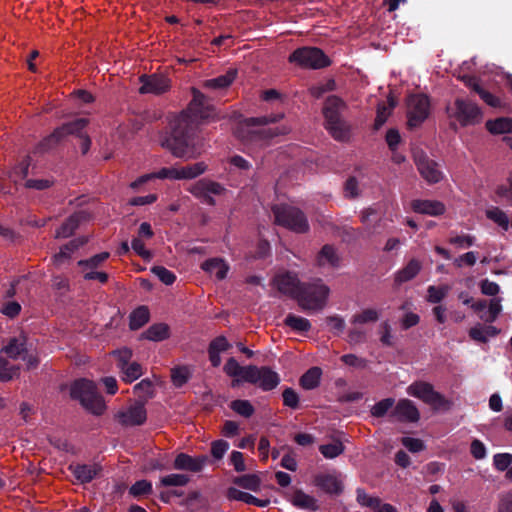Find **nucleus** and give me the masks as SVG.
Masks as SVG:
<instances>
[{
    "instance_id": "obj_32",
    "label": "nucleus",
    "mask_w": 512,
    "mask_h": 512,
    "mask_svg": "<svg viewBox=\"0 0 512 512\" xmlns=\"http://www.w3.org/2000/svg\"><path fill=\"white\" fill-rule=\"evenodd\" d=\"M80 217L77 214L69 216L56 230L55 238H68L79 227Z\"/></svg>"
},
{
    "instance_id": "obj_8",
    "label": "nucleus",
    "mask_w": 512,
    "mask_h": 512,
    "mask_svg": "<svg viewBox=\"0 0 512 512\" xmlns=\"http://www.w3.org/2000/svg\"><path fill=\"white\" fill-rule=\"evenodd\" d=\"M450 119H455L461 126L478 124L482 120L480 108L471 100L456 98L453 105L446 107Z\"/></svg>"
},
{
    "instance_id": "obj_49",
    "label": "nucleus",
    "mask_w": 512,
    "mask_h": 512,
    "mask_svg": "<svg viewBox=\"0 0 512 512\" xmlns=\"http://www.w3.org/2000/svg\"><path fill=\"white\" fill-rule=\"evenodd\" d=\"M230 407L237 414L244 416V417H250L254 413L253 406L247 400L232 401Z\"/></svg>"
},
{
    "instance_id": "obj_59",
    "label": "nucleus",
    "mask_w": 512,
    "mask_h": 512,
    "mask_svg": "<svg viewBox=\"0 0 512 512\" xmlns=\"http://www.w3.org/2000/svg\"><path fill=\"white\" fill-rule=\"evenodd\" d=\"M340 359L345 365L357 369H364L367 366V361L365 359L354 354H345Z\"/></svg>"
},
{
    "instance_id": "obj_6",
    "label": "nucleus",
    "mask_w": 512,
    "mask_h": 512,
    "mask_svg": "<svg viewBox=\"0 0 512 512\" xmlns=\"http://www.w3.org/2000/svg\"><path fill=\"white\" fill-rule=\"evenodd\" d=\"M70 393L72 398L79 400L85 409L95 415H101L106 409L105 402L97 392L93 381L87 379L75 381Z\"/></svg>"
},
{
    "instance_id": "obj_46",
    "label": "nucleus",
    "mask_w": 512,
    "mask_h": 512,
    "mask_svg": "<svg viewBox=\"0 0 512 512\" xmlns=\"http://www.w3.org/2000/svg\"><path fill=\"white\" fill-rule=\"evenodd\" d=\"M376 212L372 208L365 209L361 214V222L365 225V229L369 236L378 233L377 228L380 226L381 219H378L375 224L370 223V217L375 215Z\"/></svg>"
},
{
    "instance_id": "obj_34",
    "label": "nucleus",
    "mask_w": 512,
    "mask_h": 512,
    "mask_svg": "<svg viewBox=\"0 0 512 512\" xmlns=\"http://www.w3.org/2000/svg\"><path fill=\"white\" fill-rule=\"evenodd\" d=\"M87 243L86 238H77L69 241L60 248L59 253L55 255V260L61 262L63 259L70 258L71 254Z\"/></svg>"
},
{
    "instance_id": "obj_42",
    "label": "nucleus",
    "mask_w": 512,
    "mask_h": 512,
    "mask_svg": "<svg viewBox=\"0 0 512 512\" xmlns=\"http://www.w3.org/2000/svg\"><path fill=\"white\" fill-rule=\"evenodd\" d=\"M318 481L319 485L329 493L338 494L342 490L341 482L335 476H322Z\"/></svg>"
},
{
    "instance_id": "obj_33",
    "label": "nucleus",
    "mask_w": 512,
    "mask_h": 512,
    "mask_svg": "<svg viewBox=\"0 0 512 512\" xmlns=\"http://www.w3.org/2000/svg\"><path fill=\"white\" fill-rule=\"evenodd\" d=\"M486 129L491 134H505L512 132V120L510 118H497L486 122Z\"/></svg>"
},
{
    "instance_id": "obj_31",
    "label": "nucleus",
    "mask_w": 512,
    "mask_h": 512,
    "mask_svg": "<svg viewBox=\"0 0 512 512\" xmlns=\"http://www.w3.org/2000/svg\"><path fill=\"white\" fill-rule=\"evenodd\" d=\"M170 329L165 322H156L151 325L142 337L151 341H162L169 337Z\"/></svg>"
},
{
    "instance_id": "obj_13",
    "label": "nucleus",
    "mask_w": 512,
    "mask_h": 512,
    "mask_svg": "<svg viewBox=\"0 0 512 512\" xmlns=\"http://www.w3.org/2000/svg\"><path fill=\"white\" fill-rule=\"evenodd\" d=\"M273 286L282 294L296 300L300 288L304 282H301L295 273L286 271L278 273L273 277Z\"/></svg>"
},
{
    "instance_id": "obj_55",
    "label": "nucleus",
    "mask_w": 512,
    "mask_h": 512,
    "mask_svg": "<svg viewBox=\"0 0 512 512\" xmlns=\"http://www.w3.org/2000/svg\"><path fill=\"white\" fill-rule=\"evenodd\" d=\"M475 237L469 234L455 235L449 238V243L459 248H468L475 243Z\"/></svg>"
},
{
    "instance_id": "obj_7",
    "label": "nucleus",
    "mask_w": 512,
    "mask_h": 512,
    "mask_svg": "<svg viewBox=\"0 0 512 512\" xmlns=\"http://www.w3.org/2000/svg\"><path fill=\"white\" fill-rule=\"evenodd\" d=\"M275 223L295 233L304 234L309 231L308 219L303 211L290 205L272 207Z\"/></svg>"
},
{
    "instance_id": "obj_26",
    "label": "nucleus",
    "mask_w": 512,
    "mask_h": 512,
    "mask_svg": "<svg viewBox=\"0 0 512 512\" xmlns=\"http://www.w3.org/2000/svg\"><path fill=\"white\" fill-rule=\"evenodd\" d=\"M421 270V263L416 259H411L395 275V283L400 285L415 278Z\"/></svg>"
},
{
    "instance_id": "obj_44",
    "label": "nucleus",
    "mask_w": 512,
    "mask_h": 512,
    "mask_svg": "<svg viewBox=\"0 0 512 512\" xmlns=\"http://www.w3.org/2000/svg\"><path fill=\"white\" fill-rule=\"evenodd\" d=\"M449 289L450 288L447 285H442V286H432L431 285L427 289V300L434 304L439 303L447 295Z\"/></svg>"
},
{
    "instance_id": "obj_29",
    "label": "nucleus",
    "mask_w": 512,
    "mask_h": 512,
    "mask_svg": "<svg viewBox=\"0 0 512 512\" xmlns=\"http://www.w3.org/2000/svg\"><path fill=\"white\" fill-rule=\"evenodd\" d=\"M340 258L336 248L333 245L325 244L317 255V263L319 266L326 264L337 267L339 265Z\"/></svg>"
},
{
    "instance_id": "obj_18",
    "label": "nucleus",
    "mask_w": 512,
    "mask_h": 512,
    "mask_svg": "<svg viewBox=\"0 0 512 512\" xmlns=\"http://www.w3.org/2000/svg\"><path fill=\"white\" fill-rule=\"evenodd\" d=\"M207 462L208 457L205 455L192 457L188 454L180 453L175 458L174 468L191 472H199Z\"/></svg>"
},
{
    "instance_id": "obj_41",
    "label": "nucleus",
    "mask_w": 512,
    "mask_h": 512,
    "mask_svg": "<svg viewBox=\"0 0 512 512\" xmlns=\"http://www.w3.org/2000/svg\"><path fill=\"white\" fill-rule=\"evenodd\" d=\"M230 497L233 499H236V500L243 501L248 504H253V505L259 506V507H264V506L268 505V503H269L268 500L257 499L253 495L246 493V492L239 491V490H231Z\"/></svg>"
},
{
    "instance_id": "obj_63",
    "label": "nucleus",
    "mask_w": 512,
    "mask_h": 512,
    "mask_svg": "<svg viewBox=\"0 0 512 512\" xmlns=\"http://www.w3.org/2000/svg\"><path fill=\"white\" fill-rule=\"evenodd\" d=\"M229 444L224 440H217L211 444V454L215 459H222L227 452Z\"/></svg>"
},
{
    "instance_id": "obj_53",
    "label": "nucleus",
    "mask_w": 512,
    "mask_h": 512,
    "mask_svg": "<svg viewBox=\"0 0 512 512\" xmlns=\"http://www.w3.org/2000/svg\"><path fill=\"white\" fill-rule=\"evenodd\" d=\"M344 195L346 198L354 199L359 196V183L356 177L350 176L344 184Z\"/></svg>"
},
{
    "instance_id": "obj_48",
    "label": "nucleus",
    "mask_w": 512,
    "mask_h": 512,
    "mask_svg": "<svg viewBox=\"0 0 512 512\" xmlns=\"http://www.w3.org/2000/svg\"><path fill=\"white\" fill-rule=\"evenodd\" d=\"M189 481V478L184 474H170L162 477L160 483L163 486H185Z\"/></svg>"
},
{
    "instance_id": "obj_4",
    "label": "nucleus",
    "mask_w": 512,
    "mask_h": 512,
    "mask_svg": "<svg viewBox=\"0 0 512 512\" xmlns=\"http://www.w3.org/2000/svg\"><path fill=\"white\" fill-rule=\"evenodd\" d=\"M345 107V102L336 95L329 96L323 107L326 129L338 141H344L349 137L348 126L341 116V111Z\"/></svg>"
},
{
    "instance_id": "obj_1",
    "label": "nucleus",
    "mask_w": 512,
    "mask_h": 512,
    "mask_svg": "<svg viewBox=\"0 0 512 512\" xmlns=\"http://www.w3.org/2000/svg\"><path fill=\"white\" fill-rule=\"evenodd\" d=\"M191 92L193 97L187 109L170 121L168 131L161 139L162 147L185 160L196 159L204 152L205 139L200 121L216 119L215 107L207 96L194 87Z\"/></svg>"
},
{
    "instance_id": "obj_30",
    "label": "nucleus",
    "mask_w": 512,
    "mask_h": 512,
    "mask_svg": "<svg viewBox=\"0 0 512 512\" xmlns=\"http://www.w3.org/2000/svg\"><path fill=\"white\" fill-rule=\"evenodd\" d=\"M73 475L82 483L90 482L99 473L98 465H75L70 466Z\"/></svg>"
},
{
    "instance_id": "obj_45",
    "label": "nucleus",
    "mask_w": 512,
    "mask_h": 512,
    "mask_svg": "<svg viewBox=\"0 0 512 512\" xmlns=\"http://www.w3.org/2000/svg\"><path fill=\"white\" fill-rule=\"evenodd\" d=\"M19 375V367L9 364L3 358H0V380L9 381Z\"/></svg>"
},
{
    "instance_id": "obj_2",
    "label": "nucleus",
    "mask_w": 512,
    "mask_h": 512,
    "mask_svg": "<svg viewBox=\"0 0 512 512\" xmlns=\"http://www.w3.org/2000/svg\"><path fill=\"white\" fill-rule=\"evenodd\" d=\"M283 113L270 114L259 117L245 118L235 129V136L243 143L258 144L266 142L278 135H284L288 131L286 127H267L271 123H277L283 119Z\"/></svg>"
},
{
    "instance_id": "obj_21",
    "label": "nucleus",
    "mask_w": 512,
    "mask_h": 512,
    "mask_svg": "<svg viewBox=\"0 0 512 512\" xmlns=\"http://www.w3.org/2000/svg\"><path fill=\"white\" fill-rule=\"evenodd\" d=\"M225 191L226 189L222 184L207 178L200 179L190 189L193 195H221Z\"/></svg>"
},
{
    "instance_id": "obj_56",
    "label": "nucleus",
    "mask_w": 512,
    "mask_h": 512,
    "mask_svg": "<svg viewBox=\"0 0 512 512\" xmlns=\"http://www.w3.org/2000/svg\"><path fill=\"white\" fill-rule=\"evenodd\" d=\"M283 328L287 333L305 334L310 330L311 325L310 322H283Z\"/></svg>"
},
{
    "instance_id": "obj_50",
    "label": "nucleus",
    "mask_w": 512,
    "mask_h": 512,
    "mask_svg": "<svg viewBox=\"0 0 512 512\" xmlns=\"http://www.w3.org/2000/svg\"><path fill=\"white\" fill-rule=\"evenodd\" d=\"M393 405H394V399H392V398L383 399V400L379 401L378 403H376L371 408V414L374 417H382L393 407Z\"/></svg>"
},
{
    "instance_id": "obj_12",
    "label": "nucleus",
    "mask_w": 512,
    "mask_h": 512,
    "mask_svg": "<svg viewBox=\"0 0 512 512\" xmlns=\"http://www.w3.org/2000/svg\"><path fill=\"white\" fill-rule=\"evenodd\" d=\"M414 162L422 178L429 184H436L442 181L444 174L438 162L429 158L423 151L414 153Z\"/></svg>"
},
{
    "instance_id": "obj_25",
    "label": "nucleus",
    "mask_w": 512,
    "mask_h": 512,
    "mask_svg": "<svg viewBox=\"0 0 512 512\" xmlns=\"http://www.w3.org/2000/svg\"><path fill=\"white\" fill-rule=\"evenodd\" d=\"M498 333L499 331L488 322H478L469 332L470 337L478 342H486Z\"/></svg>"
},
{
    "instance_id": "obj_11",
    "label": "nucleus",
    "mask_w": 512,
    "mask_h": 512,
    "mask_svg": "<svg viewBox=\"0 0 512 512\" xmlns=\"http://www.w3.org/2000/svg\"><path fill=\"white\" fill-rule=\"evenodd\" d=\"M2 351L13 359H22L27 369H34L39 364V357L35 351L28 348L27 338L21 332L18 336L9 339Z\"/></svg>"
},
{
    "instance_id": "obj_52",
    "label": "nucleus",
    "mask_w": 512,
    "mask_h": 512,
    "mask_svg": "<svg viewBox=\"0 0 512 512\" xmlns=\"http://www.w3.org/2000/svg\"><path fill=\"white\" fill-rule=\"evenodd\" d=\"M109 255L110 254L108 252H101L99 254L92 256L89 259L80 260L78 262V265L90 269L97 268L102 262L108 259Z\"/></svg>"
},
{
    "instance_id": "obj_64",
    "label": "nucleus",
    "mask_w": 512,
    "mask_h": 512,
    "mask_svg": "<svg viewBox=\"0 0 512 512\" xmlns=\"http://www.w3.org/2000/svg\"><path fill=\"white\" fill-rule=\"evenodd\" d=\"M498 512H512V489L500 496Z\"/></svg>"
},
{
    "instance_id": "obj_24",
    "label": "nucleus",
    "mask_w": 512,
    "mask_h": 512,
    "mask_svg": "<svg viewBox=\"0 0 512 512\" xmlns=\"http://www.w3.org/2000/svg\"><path fill=\"white\" fill-rule=\"evenodd\" d=\"M251 368L252 366H240L234 358H230L224 365V372L228 376L236 378L233 382V386H235L239 381L248 382V375L251 372Z\"/></svg>"
},
{
    "instance_id": "obj_17",
    "label": "nucleus",
    "mask_w": 512,
    "mask_h": 512,
    "mask_svg": "<svg viewBox=\"0 0 512 512\" xmlns=\"http://www.w3.org/2000/svg\"><path fill=\"white\" fill-rule=\"evenodd\" d=\"M117 418L124 426L141 425L146 420V410L142 404L131 405L127 409L118 412Z\"/></svg>"
},
{
    "instance_id": "obj_43",
    "label": "nucleus",
    "mask_w": 512,
    "mask_h": 512,
    "mask_svg": "<svg viewBox=\"0 0 512 512\" xmlns=\"http://www.w3.org/2000/svg\"><path fill=\"white\" fill-rule=\"evenodd\" d=\"M191 376V371L187 366H180L172 369L171 378L175 386L181 387Z\"/></svg>"
},
{
    "instance_id": "obj_47",
    "label": "nucleus",
    "mask_w": 512,
    "mask_h": 512,
    "mask_svg": "<svg viewBox=\"0 0 512 512\" xmlns=\"http://www.w3.org/2000/svg\"><path fill=\"white\" fill-rule=\"evenodd\" d=\"M151 272L165 285H172L176 280V275L164 266H153Z\"/></svg>"
},
{
    "instance_id": "obj_40",
    "label": "nucleus",
    "mask_w": 512,
    "mask_h": 512,
    "mask_svg": "<svg viewBox=\"0 0 512 512\" xmlns=\"http://www.w3.org/2000/svg\"><path fill=\"white\" fill-rule=\"evenodd\" d=\"M122 372V379L127 383H131L138 379L142 374V367L137 362H131L124 366V369H120Z\"/></svg>"
},
{
    "instance_id": "obj_10",
    "label": "nucleus",
    "mask_w": 512,
    "mask_h": 512,
    "mask_svg": "<svg viewBox=\"0 0 512 512\" xmlns=\"http://www.w3.org/2000/svg\"><path fill=\"white\" fill-rule=\"evenodd\" d=\"M407 106V126L414 129L422 125L429 117L431 103L430 98L426 94H410L406 100Z\"/></svg>"
},
{
    "instance_id": "obj_5",
    "label": "nucleus",
    "mask_w": 512,
    "mask_h": 512,
    "mask_svg": "<svg viewBox=\"0 0 512 512\" xmlns=\"http://www.w3.org/2000/svg\"><path fill=\"white\" fill-rule=\"evenodd\" d=\"M300 289L296 301L302 310L312 314L324 309L330 289L322 280L318 279L311 283L304 282Z\"/></svg>"
},
{
    "instance_id": "obj_57",
    "label": "nucleus",
    "mask_w": 512,
    "mask_h": 512,
    "mask_svg": "<svg viewBox=\"0 0 512 512\" xmlns=\"http://www.w3.org/2000/svg\"><path fill=\"white\" fill-rule=\"evenodd\" d=\"M493 463L497 470L505 471L512 464V454L499 453L494 455Z\"/></svg>"
},
{
    "instance_id": "obj_3",
    "label": "nucleus",
    "mask_w": 512,
    "mask_h": 512,
    "mask_svg": "<svg viewBox=\"0 0 512 512\" xmlns=\"http://www.w3.org/2000/svg\"><path fill=\"white\" fill-rule=\"evenodd\" d=\"M88 125L89 120L87 118H76L63 123L38 143L35 147V153L43 154L49 152L64 142L68 136H75L80 139L82 154L86 155L92 144L90 136L84 132Z\"/></svg>"
},
{
    "instance_id": "obj_9",
    "label": "nucleus",
    "mask_w": 512,
    "mask_h": 512,
    "mask_svg": "<svg viewBox=\"0 0 512 512\" xmlns=\"http://www.w3.org/2000/svg\"><path fill=\"white\" fill-rule=\"evenodd\" d=\"M290 63H295L304 69H322L331 63L329 57L318 47H300L294 50L288 58Z\"/></svg>"
},
{
    "instance_id": "obj_58",
    "label": "nucleus",
    "mask_w": 512,
    "mask_h": 512,
    "mask_svg": "<svg viewBox=\"0 0 512 512\" xmlns=\"http://www.w3.org/2000/svg\"><path fill=\"white\" fill-rule=\"evenodd\" d=\"M477 94L487 105L493 108H498L502 106L501 99L495 96L494 94L490 93L489 91L485 90L483 87H481L478 90Z\"/></svg>"
},
{
    "instance_id": "obj_36",
    "label": "nucleus",
    "mask_w": 512,
    "mask_h": 512,
    "mask_svg": "<svg viewBox=\"0 0 512 512\" xmlns=\"http://www.w3.org/2000/svg\"><path fill=\"white\" fill-rule=\"evenodd\" d=\"M321 375L319 367H312L300 378V384L304 389H314L319 385Z\"/></svg>"
},
{
    "instance_id": "obj_35",
    "label": "nucleus",
    "mask_w": 512,
    "mask_h": 512,
    "mask_svg": "<svg viewBox=\"0 0 512 512\" xmlns=\"http://www.w3.org/2000/svg\"><path fill=\"white\" fill-rule=\"evenodd\" d=\"M207 170V165L204 162H197L181 168H178L179 180L181 179H194Z\"/></svg>"
},
{
    "instance_id": "obj_16",
    "label": "nucleus",
    "mask_w": 512,
    "mask_h": 512,
    "mask_svg": "<svg viewBox=\"0 0 512 512\" xmlns=\"http://www.w3.org/2000/svg\"><path fill=\"white\" fill-rule=\"evenodd\" d=\"M140 81L142 83L139 88V92L141 94L152 93L155 95H160L165 93L170 85L169 80L164 76L159 75H143L140 77Z\"/></svg>"
},
{
    "instance_id": "obj_27",
    "label": "nucleus",
    "mask_w": 512,
    "mask_h": 512,
    "mask_svg": "<svg viewBox=\"0 0 512 512\" xmlns=\"http://www.w3.org/2000/svg\"><path fill=\"white\" fill-rule=\"evenodd\" d=\"M237 76V70L230 68L225 74L213 79H208L204 83V87L209 89H225L229 87Z\"/></svg>"
},
{
    "instance_id": "obj_38",
    "label": "nucleus",
    "mask_w": 512,
    "mask_h": 512,
    "mask_svg": "<svg viewBox=\"0 0 512 512\" xmlns=\"http://www.w3.org/2000/svg\"><path fill=\"white\" fill-rule=\"evenodd\" d=\"M292 503L293 505L304 509L315 510L317 508L316 500L302 491H296L293 494Z\"/></svg>"
},
{
    "instance_id": "obj_37",
    "label": "nucleus",
    "mask_w": 512,
    "mask_h": 512,
    "mask_svg": "<svg viewBox=\"0 0 512 512\" xmlns=\"http://www.w3.org/2000/svg\"><path fill=\"white\" fill-rule=\"evenodd\" d=\"M486 217L495 222L503 230L507 231L509 228V218L507 214L498 207H493L486 210Z\"/></svg>"
},
{
    "instance_id": "obj_62",
    "label": "nucleus",
    "mask_w": 512,
    "mask_h": 512,
    "mask_svg": "<svg viewBox=\"0 0 512 512\" xmlns=\"http://www.w3.org/2000/svg\"><path fill=\"white\" fill-rule=\"evenodd\" d=\"M131 247L134 252L144 260H149L152 257L151 252L145 248V245L140 238H134L131 242Z\"/></svg>"
},
{
    "instance_id": "obj_23",
    "label": "nucleus",
    "mask_w": 512,
    "mask_h": 512,
    "mask_svg": "<svg viewBox=\"0 0 512 512\" xmlns=\"http://www.w3.org/2000/svg\"><path fill=\"white\" fill-rule=\"evenodd\" d=\"M357 501L371 509L372 512H397L390 504H382L379 498L371 497L364 491L358 490Z\"/></svg>"
},
{
    "instance_id": "obj_51",
    "label": "nucleus",
    "mask_w": 512,
    "mask_h": 512,
    "mask_svg": "<svg viewBox=\"0 0 512 512\" xmlns=\"http://www.w3.org/2000/svg\"><path fill=\"white\" fill-rule=\"evenodd\" d=\"M390 114L391 112L387 105L384 103L378 104L376 118L373 125L374 130H379L385 124Z\"/></svg>"
},
{
    "instance_id": "obj_61",
    "label": "nucleus",
    "mask_w": 512,
    "mask_h": 512,
    "mask_svg": "<svg viewBox=\"0 0 512 512\" xmlns=\"http://www.w3.org/2000/svg\"><path fill=\"white\" fill-rule=\"evenodd\" d=\"M135 393L142 398H147L152 395L153 386L150 380L144 379L134 387Z\"/></svg>"
},
{
    "instance_id": "obj_14",
    "label": "nucleus",
    "mask_w": 512,
    "mask_h": 512,
    "mask_svg": "<svg viewBox=\"0 0 512 512\" xmlns=\"http://www.w3.org/2000/svg\"><path fill=\"white\" fill-rule=\"evenodd\" d=\"M248 382L257 385L265 391H269L278 385L279 376L267 367L258 368L252 366L251 372L248 375Z\"/></svg>"
},
{
    "instance_id": "obj_22",
    "label": "nucleus",
    "mask_w": 512,
    "mask_h": 512,
    "mask_svg": "<svg viewBox=\"0 0 512 512\" xmlns=\"http://www.w3.org/2000/svg\"><path fill=\"white\" fill-rule=\"evenodd\" d=\"M415 322H384L383 334L380 340L384 345H392L397 338V333L411 327Z\"/></svg>"
},
{
    "instance_id": "obj_28",
    "label": "nucleus",
    "mask_w": 512,
    "mask_h": 512,
    "mask_svg": "<svg viewBox=\"0 0 512 512\" xmlns=\"http://www.w3.org/2000/svg\"><path fill=\"white\" fill-rule=\"evenodd\" d=\"M201 268L209 274H214L218 280H223L228 272V266L219 258H211L204 261Z\"/></svg>"
},
{
    "instance_id": "obj_39",
    "label": "nucleus",
    "mask_w": 512,
    "mask_h": 512,
    "mask_svg": "<svg viewBox=\"0 0 512 512\" xmlns=\"http://www.w3.org/2000/svg\"><path fill=\"white\" fill-rule=\"evenodd\" d=\"M319 450L325 458L333 459L343 453L344 445L341 441L334 440L332 443L321 445Z\"/></svg>"
},
{
    "instance_id": "obj_54",
    "label": "nucleus",
    "mask_w": 512,
    "mask_h": 512,
    "mask_svg": "<svg viewBox=\"0 0 512 512\" xmlns=\"http://www.w3.org/2000/svg\"><path fill=\"white\" fill-rule=\"evenodd\" d=\"M112 355L117 360V367L119 369H124V366L128 365L132 358V351L128 348H122L119 350H115L112 352Z\"/></svg>"
},
{
    "instance_id": "obj_60",
    "label": "nucleus",
    "mask_w": 512,
    "mask_h": 512,
    "mask_svg": "<svg viewBox=\"0 0 512 512\" xmlns=\"http://www.w3.org/2000/svg\"><path fill=\"white\" fill-rule=\"evenodd\" d=\"M152 491V484L147 480H140L133 484L130 488V494L140 496L148 494Z\"/></svg>"
},
{
    "instance_id": "obj_15",
    "label": "nucleus",
    "mask_w": 512,
    "mask_h": 512,
    "mask_svg": "<svg viewBox=\"0 0 512 512\" xmlns=\"http://www.w3.org/2000/svg\"><path fill=\"white\" fill-rule=\"evenodd\" d=\"M409 395L416 397L423 402L438 406L443 403L441 395L433 390V387L426 382H415L407 388Z\"/></svg>"
},
{
    "instance_id": "obj_19",
    "label": "nucleus",
    "mask_w": 512,
    "mask_h": 512,
    "mask_svg": "<svg viewBox=\"0 0 512 512\" xmlns=\"http://www.w3.org/2000/svg\"><path fill=\"white\" fill-rule=\"evenodd\" d=\"M393 415L403 422H417L420 414L412 401L408 399H401L393 411Z\"/></svg>"
},
{
    "instance_id": "obj_20",
    "label": "nucleus",
    "mask_w": 512,
    "mask_h": 512,
    "mask_svg": "<svg viewBox=\"0 0 512 512\" xmlns=\"http://www.w3.org/2000/svg\"><path fill=\"white\" fill-rule=\"evenodd\" d=\"M412 209L416 213L429 216H440L445 212V205L437 200H414Z\"/></svg>"
}]
</instances>
